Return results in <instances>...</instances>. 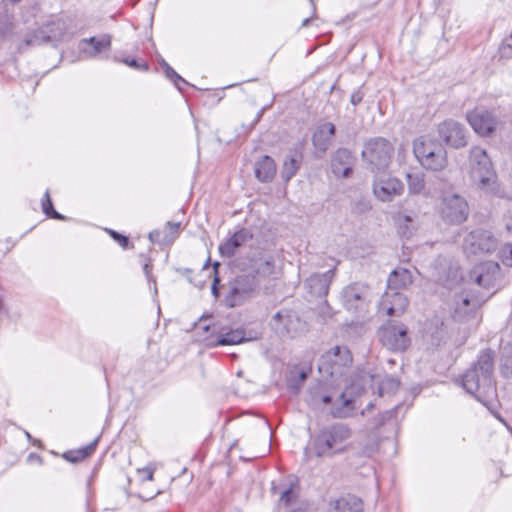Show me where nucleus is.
<instances>
[{
    "label": "nucleus",
    "mask_w": 512,
    "mask_h": 512,
    "mask_svg": "<svg viewBox=\"0 0 512 512\" xmlns=\"http://www.w3.org/2000/svg\"><path fill=\"white\" fill-rule=\"evenodd\" d=\"M494 353L482 351L470 369L462 377L463 388L481 402L495 392L493 380Z\"/></svg>",
    "instance_id": "f257e3e1"
},
{
    "label": "nucleus",
    "mask_w": 512,
    "mask_h": 512,
    "mask_svg": "<svg viewBox=\"0 0 512 512\" xmlns=\"http://www.w3.org/2000/svg\"><path fill=\"white\" fill-rule=\"evenodd\" d=\"M352 430L344 423H335L325 427L315 435L310 444L305 448L307 458L312 456L331 457L345 451L343 443L350 439Z\"/></svg>",
    "instance_id": "f03ea898"
},
{
    "label": "nucleus",
    "mask_w": 512,
    "mask_h": 512,
    "mask_svg": "<svg viewBox=\"0 0 512 512\" xmlns=\"http://www.w3.org/2000/svg\"><path fill=\"white\" fill-rule=\"evenodd\" d=\"M413 153L425 170L439 172L448 165L444 146L438 140L428 136H420L413 141Z\"/></svg>",
    "instance_id": "7ed1b4c3"
},
{
    "label": "nucleus",
    "mask_w": 512,
    "mask_h": 512,
    "mask_svg": "<svg viewBox=\"0 0 512 512\" xmlns=\"http://www.w3.org/2000/svg\"><path fill=\"white\" fill-rule=\"evenodd\" d=\"M352 361V355L346 347L335 346L322 355L318 369L323 378L338 383L349 371Z\"/></svg>",
    "instance_id": "20e7f679"
},
{
    "label": "nucleus",
    "mask_w": 512,
    "mask_h": 512,
    "mask_svg": "<svg viewBox=\"0 0 512 512\" xmlns=\"http://www.w3.org/2000/svg\"><path fill=\"white\" fill-rule=\"evenodd\" d=\"M393 153L394 146L388 139L373 137L365 141L361 156L368 169L374 172L388 168Z\"/></svg>",
    "instance_id": "39448f33"
},
{
    "label": "nucleus",
    "mask_w": 512,
    "mask_h": 512,
    "mask_svg": "<svg viewBox=\"0 0 512 512\" xmlns=\"http://www.w3.org/2000/svg\"><path fill=\"white\" fill-rule=\"evenodd\" d=\"M470 168L472 178L479 182L481 189L494 191L496 175L486 151L481 147L471 148Z\"/></svg>",
    "instance_id": "423d86ee"
},
{
    "label": "nucleus",
    "mask_w": 512,
    "mask_h": 512,
    "mask_svg": "<svg viewBox=\"0 0 512 512\" xmlns=\"http://www.w3.org/2000/svg\"><path fill=\"white\" fill-rule=\"evenodd\" d=\"M260 287L259 279L249 271L237 276L229 282L225 295V303L228 307H235L252 297Z\"/></svg>",
    "instance_id": "0eeeda50"
},
{
    "label": "nucleus",
    "mask_w": 512,
    "mask_h": 512,
    "mask_svg": "<svg viewBox=\"0 0 512 512\" xmlns=\"http://www.w3.org/2000/svg\"><path fill=\"white\" fill-rule=\"evenodd\" d=\"M442 219L450 224H461L467 220L469 205L465 197L457 193L443 195L440 207Z\"/></svg>",
    "instance_id": "6e6552de"
},
{
    "label": "nucleus",
    "mask_w": 512,
    "mask_h": 512,
    "mask_svg": "<svg viewBox=\"0 0 512 512\" xmlns=\"http://www.w3.org/2000/svg\"><path fill=\"white\" fill-rule=\"evenodd\" d=\"M498 245L497 239L483 229L471 231L464 239L463 249L468 255L492 253Z\"/></svg>",
    "instance_id": "1a4fd4ad"
},
{
    "label": "nucleus",
    "mask_w": 512,
    "mask_h": 512,
    "mask_svg": "<svg viewBox=\"0 0 512 512\" xmlns=\"http://www.w3.org/2000/svg\"><path fill=\"white\" fill-rule=\"evenodd\" d=\"M270 327L280 337L293 338L301 330L302 323L295 312L282 309L272 316Z\"/></svg>",
    "instance_id": "9d476101"
},
{
    "label": "nucleus",
    "mask_w": 512,
    "mask_h": 512,
    "mask_svg": "<svg viewBox=\"0 0 512 512\" xmlns=\"http://www.w3.org/2000/svg\"><path fill=\"white\" fill-rule=\"evenodd\" d=\"M213 334L216 335V340L209 341L210 347L236 345L248 341H254L259 338L255 331H246L244 329H229L227 327L217 328L213 326Z\"/></svg>",
    "instance_id": "9b49d317"
},
{
    "label": "nucleus",
    "mask_w": 512,
    "mask_h": 512,
    "mask_svg": "<svg viewBox=\"0 0 512 512\" xmlns=\"http://www.w3.org/2000/svg\"><path fill=\"white\" fill-rule=\"evenodd\" d=\"M65 23L61 19L52 20L45 26L34 31L24 40L25 46L42 45L52 41L60 40L65 34Z\"/></svg>",
    "instance_id": "f8f14e48"
},
{
    "label": "nucleus",
    "mask_w": 512,
    "mask_h": 512,
    "mask_svg": "<svg viewBox=\"0 0 512 512\" xmlns=\"http://www.w3.org/2000/svg\"><path fill=\"white\" fill-rule=\"evenodd\" d=\"M500 266L493 261L476 265L470 272V278L485 289L494 288L500 280Z\"/></svg>",
    "instance_id": "ddd939ff"
},
{
    "label": "nucleus",
    "mask_w": 512,
    "mask_h": 512,
    "mask_svg": "<svg viewBox=\"0 0 512 512\" xmlns=\"http://www.w3.org/2000/svg\"><path fill=\"white\" fill-rule=\"evenodd\" d=\"M378 336L384 347L392 351H404L409 345L407 329L404 326L382 327Z\"/></svg>",
    "instance_id": "4468645a"
},
{
    "label": "nucleus",
    "mask_w": 512,
    "mask_h": 512,
    "mask_svg": "<svg viewBox=\"0 0 512 512\" xmlns=\"http://www.w3.org/2000/svg\"><path fill=\"white\" fill-rule=\"evenodd\" d=\"M369 287L362 283H354L342 291V301L347 310L360 311L367 306Z\"/></svg>",
    "instance_id": "2eb2a0df"
},
{
    "label": "nucleus",
    "mask_w": 512,
    "mask_h": 512,
    "mask_svg": "<svg viewBox=\"0 0 512 512\" xmlns=\"http://www.w3.org/2000/svg\"><path fill=\"white\" fill-rule=\"evenodd\" d=\"M274 494L279 493V506L284 509L283 512H312L310 504L299 498L298 490L294 486L284 488L278 491L277 487H272Z\"/></svg>",
    "instance_id": "dca6fc26"
},
{
    "label": "nucleus",
    "mask_w": 512,
    "mask_h": 512,
    "mask_svg": "<svg viewBox=\"0 0 512 512\" xmlns=\"http://www.w3.org/2000/svg\"><path fill=\"white\" fill-rule=\"evenodd\" d=\"M403 192L404 184L396 177H380L374 180L373 193L382 202H390Z\"/></svg>",
    "instance_id": "f3484780"
},
{
    "label": "nucleus",
    "mask_w": 512,
    "mask_h": 512,
    "mask_svg": "<svg viewBox=\"0 0 512 512\" xmlns=\"http://www.w3.org/2000/svg\"><path fill=\"white\" fill-rule=\"evenodd\" d=\"M438 133L445 143L454 148H462L467 145L466 130L463 125L447 120L438 126Z\"/></svg>",
    "instance_id": "a211bd4d"
},
{
    "label": "nucleus",
    "mask_w": 512,
    "mask_h": 512,
    "mask_svg": "<svg viewBox=\"0 0 512 512\" xmlns=\"http://www.w3.org/2000/svg\"><path fill=\"white\" fill-rule=\"evenodd\" d=\"M408 306L407 297L399 291L387 289L383 294L379 308L388 316L398 317Z\"/></svg>",
    "instance_id": "6ab92c4d"
},
{
    "label": "nucleus",
    "mask_w": 512,
    "mask_h": 512,
    "mask_svg": "<svg viewBox=\"0 0 512 512\" xmlns=\"http://www.w3.org/2000/svg\"><path fill=\"white\" fill-rule=\"evenodd\" d=\"M79 48L86 58H97L102 53L110 51L111 36L109 34H102L99 37L82 39L79 43Z\"/></svg>",
    "instance_id": "aec40b11"
},
{
    "label": "nucleus",
    "mask_w": 512,
    "mask_h": 512,
    "mask_svg": "<svg viewBox=\"0 0 512 512\" xmlns=\"http://www.w3.org/2000/svg\"><path fill=\"white\" fill-rule=\"evenodd\" d=\"M467 119L474 131L479 135H489L495 130L496 120L488 111H473Z\"/></svg>",
    "instance_id": "412c9836"
},
{
    "label": "nucleus",
    "mask_w": 512,
    "mask_h": 512,
    "mask_svg": "<svg viewBox=\"0 0 512 512\" xmlns=\"http://www.w3.org/2000/svg\"><path fill=\"white\" fill-rule=\"evenodd\" d=\"M354 157L350 150L346 148H339L332 155L331 169L337 177H349L352 173V166Z\"/></svg>",
    "instance_id": "4be33fe9"
},
{
    "label": "nucleus",
    "mask_w": 512,
    "mask_h": 512,
    "mask_svg": "<svg viewBox=\"0 0 512 512\" xmlns=\"http://www.w3.org/2000/svg\"><path fill=\"white\" fill-rule=\"evenodd\" d=\"M334 270L330 269L322 274H313L306 280L307 288L311 295L316 297L326 296L329 290Z\"/></svg>",
    "instance_id": "5701e85b"
},
{
    "label": "nucleus",
    "mask_w": 512,
    "mask_h": 512,
    "mask_svg": "<svg viewBox=\"0 0 512 512\" xmlns=\"http://www.w3.org/2000/svg\"><path fill=\"white\" fill-rule=\"evenodd\" d=\"M252 237L253 235L248 229L242 228L219 246V252L222 256L231 257L239 247L243 246Z\"/></svg>",
    "instance_id": "b1692460"
},
{
    "label": "nucleus",
    "mask_w": 512,
    "mask_h": 512,
    "mask_svg": "<svg viewBox=\"0 0 512 512\" xmlns=\"http://www.w3.org/2000/svg\"><path fill=\"white\" fill-rule=\"evenodd\" d=\"M355 409V399L350 396L348 390H346L332 403L330 413L334 418L342 419L352 416Z\"/></svg>",
    "instance_id": "393cba45"
},
{
    "label": "nucleus",
    "mask_w": 512,
    "mask_h": 512,
    "mask_svg": "<svg viewBox=\"0 0 512 512\" xmlns=\"http://www.w3.org/2000/svg\"><path fill=\"white\" fill-rule=\"evenodd\" d=\"M335 134L334 124L327 122L320 126L318 130L313 134L312 143L321 157L329 148L331 138Z\"/></svg>",
    "instance_id": "a878e982"
},
{
    "label": "nucleus",
    "mask_w": 512,
    "mask_h": 512,
    "mask_svg": "<svg viewBox=\"0 0 512 512\" xmlns=\"http://www.w3.org/2000/svg\"><path fill=\"white\" fill-rule=\"evenodd\" d=\"M413 282L410 270L397 267L388 276L387 289L399 291L408 288Z\"/></svg>",
    "instance_id": "bb28decb"
},
{
    "label": "nucleus",
    "mask_w": 512,
    "mask_h": 512,
    "mask_svg": "<svg viewBox=\"0 0 512 512\" xmlns=\"http://www.w3.org/2000/svg\"><path fill=\"white\" fill-rule=\"evenodd\" d=\"M250 273L257 276L259 283L275 273V262L271 256H260L251 261Z\"/></svg>",
    "instance_id": "cd10ccee"
},
{
    "label": "nucleus",
    "mask_w": 512,
    "mask_h": 512,
    "mask_svg": "<svg viewBox=\"0 0 512 512\" xmlns=\"http://www.w3.org/2000/svg\"><path fill=\"white\" fill-rule=\"evenodd\" d=\"M255 176L261 182H270L276 173V164L274 160L265 155L255 163Z\"/></svg>",
    "instance_id": "c85d7f7f"
},
{
    "label": "nucleus",
    "mask_w": 512,
    "mask_h": 512,
    "mask_svg": "<svg viewBox=\"0 0 512 512\" xmlns=\"http://www.w3.org/2000/svg\"><path fill=\"white\" fill-rule=\"evenodd\" d=\"M477 308L478 304L475 300H471L467 296H461L459 301H456L454 318L458 321L469 320L470 317H475Z\"/></svg>",
    "instance_id": "c756f323"
},
{
    "label": "nucleus",
    "mask_w": 512,
    "mask_h": 512,
    "mask_svg": "<svg viewBox=\"0 0 512 512\" xmlns=\"http://www.w3.org/2000/svg\"><path fill=\"white\" fill-rule=\"evenodd\" d=\"M363 502L360 498L347 495L336 501L335 512H362Z\"/></svg>",
    "instance_id": "7c9ffc66"
},
{
    "label": "nucleus",
    "mask_w": 512,
    "mask_h": 512,
    "mask_svg": "<svg viewBox=\"0 0 512 512\" xmlns=\"http://www.w3.org/2000/svg\"><path fill=\"white\" fill-rule=\"evenodd\" d=\"M406 180L409 194L418 195L425 190V176L421 172L407 173Z\"/></svg>",
    "instance_id": "2f4dec72"
},
{
    "label": "nucleus",
    "mask_w": 512,
    "mask_h": 512,
    "mask_svg": "<svg viewBox=\"0 0 512 512\" xmlns=\"http://www.w3.org/2000/svg\"><path fill=\"white\" fill-rule=\"evenodd\" d=\"M98 444V438H96L93 442H91L89 445L77 450V451H69L64 453L63 457L68 460L69 462H79L81 460H84L88 456H90L96 449V446Z\"/></svg>",
    "instance_id": "473e14b6"
},
{
    "label": "nucleus",
    "mask_w": 512,
    "mask_h": 512,
    "mask_svg": "<svg viewBox=\"0 0 512 512\" xmlns=\"http://www.w3.org/2000/svg\"><path fill=\"white\" fill-rule=\"evenodd\" d=\"M301 161L300 159L296 158L295 156H289L285 159L282 170H281V177L284 181L288 182L292 179L298 172L300 168Z\"/></svg>",
    "instance_id": "72a5a7b5"
},
{
    "label": "nucleus",
    "mask_w": 512,
    "mask_h": 512,
    "mask_svg": "<svg viewBox=\"0 0 512 512\" xmlns=\"http://www.w3.org/2000/svg\"><path fill=\"white\" fill-rule=\"evenodd\" d=\"M501 373L506 377L512 375V343L501 347Z\"/></svg>",
    "instance_id": "f704fd0d"
},
{
    "label": "nucleus",
    "mask_w": 512,
    "mask_h": 512,
    "mask_svg": "<svg viewBox=\"0 0 512 512\" xmlns=\"http://www.w3.org/2000/svg\"><path fill=\"white\" fill-rule=\"evenodd\" d=\"M462 279V274L457 264L449 265V272L447 277L444 279L442 277L439 278L440 281L443 282L445 286L451 288L454 284L458 283Z\"/></svg>",
    "instance_id": "c9c22d12"
},
{
    "label": "nucleus",
    "mask_w": 512,
    "mask_h": 512,
    "mask_svg": "<svg viewBox=\"0 0 512 512\" xmlns=\"http://www.w3.org/2000/svg\"><path fill=\"white\" fill-rule=\"evenodd\" d=\"M42 210L50 218L57 220L65 219V217L62 214L58 213L54 209L48 190L45 192L44 197L42 199Z\"/></svg>",
    "instance_id": "e433bc0d"
},
{
    "label": "nucleus",
    "mask_w": 512,
    "mask_h": 512,
    "mask_svg": "<svg viewBox=\"0 0 512 512\" xmlns=\"http://www.w3.org/2000/svg\"><path fill=\"white\" fill-rule=\"evenodd\" d=\"M160 64L166 77L169 78L179 90H182V87L180 86L181 83L187 85V82L172 67H170L165 60H161Z\"/></svg>",
    "instance_id": "4c0bfd02"
},
{
    "label": "nucleus",
    "mask_w": 512,
    "mask_h": 512,
    "mask_svg": "<svg viewBox=\"0 0 512 512\" xmlns=\"http://www.w3.org/2000/svg\"><path fill=\"white\" fill-rule=\"evenodd\" d=\"M14 29L12 16L5 14L0 16V37L9 36Z\"/></svg>",
    "instance_id": "58836bf2"
},
{
    "label": "nucleus",
    "mask_w": 512,
    "mask_h": 512,
    "mask_svg": "<svg viewBox=\"0 0 512 512\" xmlns=\"http://www.w3.org/2000/svg\"><path fill=\"white\" fill-rule=\"evenodd\" d=\"M307 379V373L305 371H300L297 377H291L288 379V387L294 393H297Z\"/></svg>",
    "instance_id": "ea45409f"
},
{
    "label": "nucleus",
    "mask_w": 512,
    "mask_h": 512,
    "mask_svg": "<svg viewBox=\"0 0 512 512\" xmlns=\"http://www.w3.org/2000/svg\"><path fill=\"white\" fill-rule=\"evenodd\" d=\"M500 259L504 265L512 267V244H505L500 250Z\"/></svg>",
    "instance_id": "a19ab883"
},
{
    "label": "nucleus",
    "mask_w": 512,
    "mask_h": 512,
    "mask_svg": "<svg viewBox=\"0 0 512 512\" xmlns=\"http://www.w3.org/2000/svg\"><path fill=\"white\" fill-rule=\"evenodd\" d=\"M121 62L128 65L129 67H132L137 70H142V71L148 70V64L144 61L139 62L136 59L124 58L121 60Z\"/></svg>",
    "instance_id": "79ce46f5"
},
{
    "label": "nucleus",
    "mask_w": 512,
    "mask_h": 512,
    "mask_svg": "<svg viewBox=\"0 0 512 512\" xmlns=\"http://www.w3.org/2000/svg\"><path fill=\"white\" fill-rule=\"evenodd\" d=\"M179 227H180V223L168 222L166 224V227H165L164 231H165V233L171 234V238L167 239V236H165L163 242L172 241L175 238V236L177 235V233L179 231Z\"/></svg>",
    "instance_id": "37998d69"
},
{
    "label": "nucleus",
    "mask_w": 512,
    "mask_h": 512,
    "mask_svg": "<svg viewBox=\"0 0 512 512\" xmlns=\"http://www.w3.org/2000/svg\"><path fill=\"white\" fill-rule=\"evenodd\" d=\"M107 231H108V233L111 235V237H112L114 240H116V241L118 242V244H119L122 248H124V249L128 248V246H129V239H128L126 236H124V235H122V234H120V233H118V232H116V231H114V230H110V229H109V230H107Z\"/></svg>",
    "instance_id": "c03bdc74"
},
{
    "label": "nucleus",
    "mask_w": 512,
    "mask_h": 512,
    "mask_svg": "<svg viewBox=\"0 0 512 512\" xmlns=\"http://www.w3.org/2000/svg\"><path fill=\"white\" fill-rule=\"evenodd\" d=\"M392 412H384L383 414H380L374 422H372L368 429H377L378 427L382 426L389 418H391Z\"/></svg>",
    "instance_id": "a18cd8bd"
},
{
    "label": "nucleus",
    "mask_w": 512,
    "mask_h": 512,
    "mask_svg": "<svg viewBox=\"0 0 512 512\" xmlns=\"http://www.w3.org/2000/svg\"><path fill=\"white\" fill-rule=\"evenodd\" d=\"M143 271H144V274H145L148 282H152L153 283L154 292L157 293L156 280L152 276V273H151L152 265L150 264V262H146L143 265Z\"/></svg>",
    "instance_id": "49530a36"
},
{
    "label": "nucleus",
    "mask_w": 512,
    "mask_h": 512,
    "mask_svg": "<svg viewBox=\"0 0 512 512\" xmlns=\"http://www.w3.org/2000/svg\"><path fill=\"white\" fill-rule=\"evenodd\" d=\"M363 97L364 93L358 89L351 94L350 102L352 105L356 106L363 100Z\"/></svg>",
    "instance_id": "de8ad7c7"
},
{
    "label": "nucleus",
    "mask_w": 512,
    "mask_h": 512,
    "mask_svg": "<svg viewBox=\"0 0 512 512\" xmlns=\"http://www.w3.org/2000/svg\"><path fill=\"white\" fill-rule=\"evenodd\" d=\"M220 280L218 278L217 275H215L214 277V280H213V283H212V286H211V291H212V294L215 296V297H218L219 296V289H218V284H219Z\"/></svg>",
    "instance_id": "09e8293b"
},
{
    "label": "nucleus",
    "mask_w": 512,
    "mask_h": 512,
    "mask_svg": "<svg viewBox=\"0 0 512 512\" xmlns=\"http://www.w3.org/2000/svg\"><path fill=\"white\" fill-rule=\"evenodd\" d=\"M399 384H400V382L393 377L387 378L384 382V385H388L391 389L398 388Z\"/></svg>",
    "instance_id": "8fccbe9b"
},
{
    "label": "nucleus",
    "mask_w": 512,
    "mask_h": 512,
    "mask_svg": "<svg viewBox=\"0 0 512 512\" xmlns=\"http://www.w3.org/2000/svg\"><path fill=\"white\" fill-rule=\"evenodd\" d=\"M160 234L161 232L158 231V230H154L152 232L149 233V239L151 242H157V243H160L161 240H160Z\"/></svg>",
    "instance_id": "3c124183"
},
{
    "label": "nucleus",
    "mask_w": 512,
    "mask_h": 512,
    "mask_svg": "<svg viewBox=\"0 0 512 512\" xmlns=\"http://www.w3.org/2000/svg\"><path fill=\"white\" fill-rule=\"evenodd\" d=\"M398 221L400 224L403 223H410L413 221L412 217L409 216V215H400L399 218H398Z\"/></svg>",
    "instance_id": "603ef678"
},
{
    "label": "nucleus",
    "mask_w": 512,
    "mask_h": 512,
    "mask_svg": "<svg viewBox=\"0 0 512 512\" xmlns=\"http://www.w3.org/2000/svg\"><path fill=\"white\" fill-rule=\"evenodd\" d=\"M262 115H263V109H261L260 111L257 112L256 117H255V119L253 120V122H252V124L250 126V129H252L259 122V120L261 119Z\"/></svg>",
    "instance_id": "864d4df0"
},
{
    "label": "nucleus",
    "mask_w": 512,
    "mask_h": 512,
    "mask_svg": "<svg viewBox=\"0 0 512 512\" xmlns=\"http://www.w3.org/2000/svg\"><path fill=\"white\" fill-rule=\"evenodd\" d=\"M25 435L27 437V439L33 444V445H37L38 447H40V441L37 440V439H33L31 434L27 431H25Z\"/></svg>",
    "instance_id": "5fc2aeb1"
},
{
    "label": "nucleus",
    "mask_w": 512,
    "mask_h": 512,
    "mask_svg": "<svg viewBox=\"0 0 512 512\" xmlns=\"http://www.w3.org/2000/svg\"><path fill=\"white\" fill-rule=\"evenodd\" d=\"M321 402L324 404H330L332 403V398L329 395H324L321 397Z\"/></svg>",
    "instance_id": "6e6d98bb"
},
{
    "label": "nucleus",
    "mask_w": 512,
    "mask_h": 512,
    "mask_svg": "<svg viewBox=\"0 0 512 512\" xmlns=\"http://www.w3.org/2000/svg\"><path fill=\"white\" fill-rule=\"evenodd\" d=\"M310 22V18H305L303 21H302V27H307L308 24Z\"/></svg>",
    "instance_id": "4d7b16f0"
},
{
    "label": "nucleus",
    "mask_w": 512,
    "mask_h": 512,
    "mask_svg": "<svg viewBox=\"0 0 512 512\" xmlns=\"http://www.w3.org/2000/svg\"><path fill=\"white\" fill-rule=\"evenodd\" d=\"M147 479L148 480H152L153 479V471H149L148 474H147Z\"/></svg>",
    "instance_id": "13d9d810"
},
{
    "label": "nucleus",
    "mask_w": 512,
    "mask_h": 512,
    "mask_svg": "<svg viewBox=\"0 0 512 512\" xmlns=\"http://www.w3.org/2000/svg\"><path fill=\"white\" fill-rule=\"evenodd\" d=\"M218 267H219V263H217V262L214 263L213 268H214L215 273H217V268Z\"/></svg>",
    "instance_id": "bf43d9fd"
},
{
    "label": "nucleus",
    "mask_w": 512,
    "mask_h": 512,
    "mask_svg": "<svg viewBox=\"0 0 512 512\" xmlns=\"http://www.w3.org/2000/svg\"><path fill=\"white\" fill-rule=\"evenodd\" d=\"M204 329H205L206 331H208V330L210 329V327H209V326H205V327H204Z\"/></svg>",
    "instance_id": "052dcab7"
},
{
    "label": "nucleus",
    "mask_w": 512,
    "mask_h": 512,
    "mask_svg": "<svg viewBox=\"0 0 512 512\" xmlns=\"http://www.w3.org/2000/svg\"><path fill=\"white\" fill-rule=\"evenodd\" d=\"M316 399H317V395H314L313 400L316 401Z\"/></svg>",
    "instance_id": "680f3d73"
},
{
    "label": "nucleus",
    "mask_w": 512,
    "mask_h": 512,
    "mask_svg": "<svg viewBox=\"0 0 512 512\" xmlns=\"http://www.w3.org/2000/svg\"><path fill=\"white\" fill-rule=\"evenodd\" d=\"M14 3L19 2L20 0H12Z\"/></svg>",
    "instance_id": "e2e57ef3"
}]
</instances>
